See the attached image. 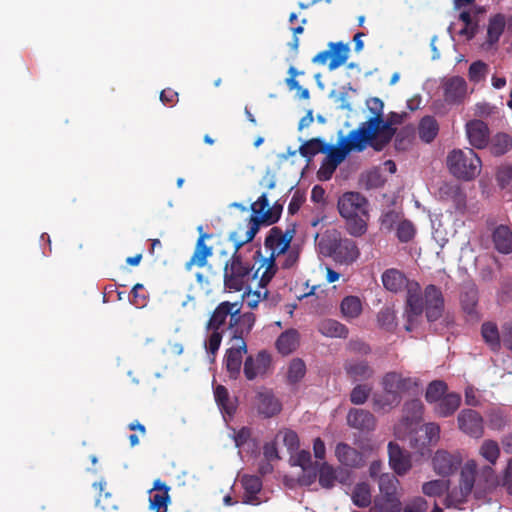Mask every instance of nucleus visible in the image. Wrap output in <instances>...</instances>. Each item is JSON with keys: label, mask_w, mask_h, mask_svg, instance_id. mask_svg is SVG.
Wrapping results in <instances>:
<instances>
[{"label": "nucleus", "mask_w": 512, "mask_h": 512, "mask_svg": "<svg viewBox=\"0 0 512 512\" xmlns=\"http://www.w3.org/2000/svg\"><path fill=\"white\" fill-rule=\"evenodd\" d=\"M344 370L354 382L369 380L375 374L373 367L364 359L347 360L344 364Z\"/></svg>", "instance_id": "nucleus-21"}, {"label": "nucleus", "mask_w": 512, "mask_h": 512, "mask_svg": "<svg viewBox=\"0 0 512 512\" xmlns=\"http://www.w3.org/2000/svg\"><path fill=\"white\" fill-rule=\"evenodd\" d=\"M448 387L447 384L442 380L432 381L426 390L425 399L428 403H436L442 397L446 395Z\"/></svg>", "instance_id": "nucleus-45"}, {"label": "nucleus", "mask_w": 512, "mask_h": 512, "mask_svg": "<svg viewBox=\"0 0 512 512\" xmlns=\"http://www.w3.org/2000/svg\"><path fill=\"white\" fill-rule=\"evenodd\" d=\"M299 342V332L296 329H288L279 335L276 347L282 355H289L298 348Z\"/></svg>", "instance_id": "nucleus-26"}, {"label": "nucleus", "mask_w": 512, "mask_h": 512, "mask_svg": "<svg viewBox=\"0 0 512 512\" xmlns=\"http://www.w3.org/2000/svg\"><path fill=\"white\" fill-rule=\"evenodd\" d=\"M244 227L239 226L237 230L229 236L230 241L234 243V252L231 258L226 262L224 267V285L229 291L239 292L245 288L251 278L253 267L249 263L244 262L239 250L249 241H246L247 234Z\"/></svg>", "instance_id": "nucleus-3"}, {"label": "nucleus", "mask_w": 512, "mask_h": 512, "mask_svg": "<svg viewBox=\"0 0 512 512\" xmlns=\"http://www.w3.org/2000/svg\"><path fill=\"white\" fill-rule=\"evenodd\" d=\"M460 302L463 310L473 315L476 312V306L478 303V290L475 285H467L464 287L460 295Z\"/></svg>", "instance_id": "nucleus-38"}, {"label": "nucleus", "mask_w": 512, "mask_h": 512, "mask_svg": "<svg viewBox=\"0 0 512 512\" xmlns=\"http://www.w3.org/2000/svg\"><path fill=\"white\" fill-rule=\"evenodd\" d=\"M367 105L373 116L355 130L370 142L374 150L381 151L391 141L395 129L391 127L390 122H385L383 119L384 103L380 98H370Z\"/></svg>", "instance_id": "nucleus-5"}, {"label": "nucleus", "mask_w": 512, "mask_h": 512, "mask_svg": "<svg viewBox=\"0 0 512 512\" xmlns=\"http://www.w3.org/2000/svg\"><path fill=\"white\" fill-rule=\"evenodd\" d=\"M396 319L395 311L389 307L382 308L377 314L379 326L388 332H393L396 329Z\"/></svg>", "instance_id": "nucleus-44"}, {"label": "nucleus", "mask_w": 512, "mask_h": 512, "mask_svg": "<svg viewBox=\"0 0 512 512\" xmlns=\"http://www.w3.org/2000/svg\"><path fill=\"white\" fill-rule=\"evenodd\" d=\"M506 25L505 16L503 14H496L489 19L487 27V40L486 43L491 47L495 45L504 32Z\"/></svg>", "instance_id": "nucleus-35"}, {"label": "nucleus", "mask_w": 512, "mask_h": 512, "mask_svg": "<svg viewBox=\"0 0 512 512\" xmlns=\"http://www.w3.org/2000/svg\"><path fill=\"white\" fill-rule=\"evenodd\" d=\"M317 329L323 336L330 338H346L349 332L344 324L334 319L320 321Z\"/></svg>", "instance_id": "nucleus-32"}, {"label": "nucleus", "mask_w": 512, "mask_h": 512, "mask_svg": "<svg viewBox=\"0 0 512 512\" xmlns=\"http://www.w3.org/2000/svg\"><path fill=\"white\" fill-rule=\"evenodd\" d=\"M439 194L442 199H450L457 203L464 200L463 192L461 188L456 184L444 183L439 188Z\"/></svg>", "instance_id": "nucleus-51"}, {"label": "nucleus", "mask_w": 512, "mask_h": 512, "mask_svg": "<svg viewBox=\"0 0 512 512\" xmlns=\"http://www.w3.org/2000/svg\"><path fill=\"white\" fill-rule=\"evenodd\" d=\"M381 385L383 391L373 395L372 406L377 412H389L401 403L403 393L418 387V380L392 371L383 376Z\"/></svg>", "instance_id": "nucleus-4"}, {"label": "nucleus", "mask_w": 512, "mask_h": 512, "mask_svg": "<svg viewBox=\"0 0 512 512\" xmlns=\"http://www.w3.org/2000/svg\"><path fill=\"white\" fill-rule=\"evenodd\" d=\"M337 167L338 165H332L331 162L324 158L321 167L318 171L319 179L329 180L332 177L335 170L337 169Z\"/></svg>", "instance_id": "nucleus-62"}, {"label": "nucleus", "mask_w": 512, "mask_h": 512, "mask_svg": "<svg viewBox=\"0 0 512 512\" xmlns=\"http://www.w3.org/2000/svg\"><path fill=\"white\" fill-rule=\"evenodd\" d=\"M443 96L447 104H461L467 96V83L463 77L453 76L443 83Z\"/></svg>", "instance_id": "nucleus-14"}, {"label": "nucleus", "mask_w": 512, "mask_h": 512, "mask_svg": "<svg viewBox=\"0 0 512 512\" xmlns=\"http://www.w3.org/2000/svg\"><path fill=\"white\" fill-rule=\"evenodd\" d=\"M343 316L347 319H355L362 312V303L357 296H346L340 305Z\"/></svg>", "instance_id": "nucleus-41"}, {"label": "nucleus", "mask_w": 512, "mask_h": 512, "mask_svg": "<svg viewBox=\"0 0 512 512\" xmlns=\"http://www.w3.org/2000/svg\"><path fill=\"white\" fill-rule=\"evenodd\" d=\"M371 393V387L365 384L356 385L350 393V401L355 405L364 404Z\"/></svg>", "instance_id": "nucleus-52"}, {"label": "nucleus", "mask_w": 512, "mask_h": 512, "mask_svg": "<svg viewBox=\"0 0 512 512\" xmlns=\"http://www.w3.org/2000/svg\"><path fill=\"white\" fill-rule=\"evenodd\" d=\"M283 210V205L275 202L271 207L266 193H263L257 201L251 204L252 215L248 219L244 231L247 234L246 241H252L262 224L272 225L276 223Z\"/></svg>", "instance_id": "nucleus-8"}, {"label": "nucleus", "mask_w": 512, "mask_h": 512, "mask_svg": "<svg viewBox=\"0 0 512 512\" xmlns=\"http://www.w3.org/2000/svg\"><path fill=\"white\" fill-rule=\"evenodd\" d=\"M347 423L351 428L371 431L376 426V418L368 410L352 408L347 414Z\"/></svg>", "instance_id": "nucleus-24"}, {"label": "nucleus", "mask_w": 512, "mask_h": 512, "mask_svg": "<svg viewBox=\"0 0 512 512\" xmlns=\"http://www.w3.org/2000/svg\"><path fill=\"white\" fill-rule=\"evenodd\" d=\"M402 508V503L398 497V495H379L375 501L374 506L372 507V512H400Z\"/></svg>", "instance_id": "nucleus-37"}, {"label": "nucleus", "mask_w": 512, "mask_h": 512, "mask_svg": "<svg viewBox=\"0 0 512 512\" xmlns=\"http://www.w3.org/2000/svg\"><path fill=\"white\" fill-rule=\"evenodd\" d=\"M506 425L505 416L500 411H491L488 415V426L492 430H502Z\"/></svg>", "instance_id": "nucleus-55"}, {"label": "nucleus", "mask_w": 512, "mask_h": 512, "mask_svg": "<svg viewBox=\"0 0 512 512\" xmlns=\"http://www.w3.org/2000/svg\"><path fill=\"white\" fill-rule=\"evenodd\" d=\"M466 134L469 143L477 149L485 148L489 143L490 131L482 120H471L466 124Z\"/></svg>", "instance_id": "nucleus-20"}, {"label": "nucleus", "mask_w": 512, "mask_h": 512, "mask_svg": "<svg viewBox=\"0 0 512 512\" xmlns=\"http://www.w3.org/2000/svg\"><path fill=\"white\" fill-rule=\"evenodd\" d=\"M257 409L264 417H272L281 411V404L270 392H260L257 395Z\"/></svg>", "instance_id": "nucleus-27"}, {"label": "nucleus", "mask_w": 512, "mask_h": 512, "mask_svg": "<svg viewBox=\"0 0 512 512\" xmlns=\"http://www.w3.org/2000/svg\"><path fill=\"white\" fill-rule=\"evenodd\" d=\"M398 221L399 213L394 210L384 213L381 217V225L387 230H391Z\"/></svg>", "instance_id": "nucleus-63"}, {"label": "nucleus", "mask_w": 512, "mask_h": 512, "mask_svg": "<svg viewBox=\"0 0 512 512\" xmlns=\"http://www.w3.org/2000/svg\"><path fill=\"white\" fill-rule=\"evenodd\" d=\"M335 256L344 263H352L359 257L356 243L350 239L341 240L334 249Z\"/></svg>", "instance_id": "nucleus-34"}, {"label": "nucleus", "mask_w": 512, "mask_h": 512, "mask_svg": "<svg viewBox=\"0 0 512 512\" xmlns=\"http://www.w3.org/2000/svg\"><path fill=\"white\" fill-rule=\"evenodd\" d=\"M256 321L252 312L241 313L239 302L223 301L217 305L207 322V329L227 330L235 343L245 341Z\"/></svg>", "instance_id": "nucleus-2"}, {"label": "nucleus", "mask_w": 512, "mask_h": 512, "mask_svg": "<svg viewBox=\"0 0 512 512\" xmlns=\"http://www.w3.org/2000/svg\"><path fill=\"white\" fill-rule=\"evenodd\" d=\"M382 283L385 289L393 293L406 289L404 307L406 331H413L421 323L423 313L430 323L442 317L445 300L441 289L437 286L429 284L422 290L418 282L407 279L404 273L394 268L387 269L382 274Z\"/></svg>", "instance_id": "nucleus-1"}, {"label": "nucleus", "mask_w": 512, "mask_h": 512, "mask_svg": "<svg viewBox=\"0 0 512 512\" xmlns=\"http://www.w3.org/2000/svg\"><path fill=\"white\" fill-rule=\"evenodd\" d=\"M335 456L342 465L347 467L359 468L364 465L362 453L343 442L337 444Z\"/></svg>", "instance_id": "nucleus-25"}, {"label": "nucleus", "mask_w": 512, "mask_h": 512, "mask_svg": "<svg viewBox=\"0 0 512 512\" xmlns=\"http://www.w3.org/2000/svg\"><path fill=\"white\" fill-rule=\"evenodd\" d=\"M368 206V200L359 192H346L339 197L337 208L350 235L358 237L366 232Z\"/></svg>", "instance_id": "nucleus-7"}, {"label": "nucleus", "mask_w": 512, "mask_h": 512, "mask_svg": "<svg viewBox=\"0 0 512 512\" xmlns=\"http://www.w3.org/2000/svg\"><path fill=\"white\" fill-rule=\"evenodd\" d=\"M399 481L396 476L391 474H383L379 478L380 495H397Z\"/></svg>", "instance_id": "nucleus-48"}, {"label": "nucleus", "mask_w": 512, "mask_h": 512, "mask_svg": "<svg viewBox=\"0 0 512 512\" xmlns=\"http://www.w3.org/2000/svg\"><path fill=\"white\" fill-rule=\"evenodd\" d=\"M474 486L477 487V463L469 460L461 470L459 489L451 491L447 500L457 504L464 503Z\"/></svg>", "instance_id": "nucleus-11"}, {"label": "nucleus", "mask_w": 512, "mask_h": 512, "mask_svg": "<svg viewBox=\"0 0 512 512\" xmlns=\"http://www.w3.org/2000/svg\"><path fill=\"white\" fill-rule=\"evenodd\" d=\"M388 454L389 464L396 474L401 476L410 470L412 466L410 455L402 450L398 444L389 442Z\"/></svg>", "instance_id": "nucleus-22"}, {"label": "nucleus", "mask_w": 512, "mask_h": 512, "mask_svg": "<svg viewBox=\"0 0 512 512\" xmlns=\"http://www.w3.org/2000/svg\"><path fill=\"white\" fill-rule=\"evenodd\" d=\"M487 70V65L482 61L473 62L468 70L469 79L478 82L484 78Z\"/></svg>", "instance_id": "nucleus-54"}, {"label": "nucleus", "mask_w": 512, "mask_h": 512, "mask_svg": "<svg viewBox=\"0 0 512 512\" xmlns=\"http://www.w3.org/2000/svg\"><path fill=\"white\" fill-rule=\"evenodd\" d=\"M353 504L360 508H366L371 504V489L366 482L357 483L351 495Z\"/></svg>", "instance_id": "nucleus-39"}, {"label": "nucleus", "mask_w": 512, "mask_h": 512, "mask_svg": "<svg viewBox=\"0 0 512 512\" xmlns=\"http://www.w3.org/2000/svg\"><path fill=\"white\" fill-rule=\"evenodd\" d=\"M170 487L160 479L153 483V488L149 490V509L155 512H167L168 505L171 502L169 495Z\"/></svg>", "instance_id": "nucleus-17"}, {"label": "nucleus", "mask_w": 512, "mask_h": 512, "mask_svg": "<svg viewBox=\"0 0 512 512\" xmlns=\"http://www.w3.org/2000/svg\"><path fill=\"white\" fill-rule=\"evenodd\" d=\"M244 489L242 503L248 505H259L261 503L258 494L261 492L263 483L259 476L244 474L240 479Z\"/></svg>", "instance_id": "nucleus-23"}, {"label": "nucleus", "mask_w": 512, "mask_h": 512, "mask_svg": "<svg viewBox=\"0 0 512 512\" xmlns=\"http://www.w3.org/2000/svg\"><path fill=\"white\" fill-rule=\"evenodd\" d=\"M481 335L487 345L497 351L500 348V335L498 327L493 322H484L481 327Z\"/></svg>", "instance_id": "nucleus-40"}, {"label": "nucleus", "mask_w": 512, "mask_h": 512, "mask_svg": "<svg viewBox=\"0 0 512 512\" xmlns=\"http://www.w3.org/2000/svg\"><path fill=\"white\" fill-rule=\"evenodd\" d=\"M283 443L290 452H294L299 448V437L293 430L286 429L282 432Z\"/></svg>", "instance_id": "nucleus-56"}, {"label": "nucleus", "mask_w": 512, "mask_h": 512, "mask_svg": "<svg viewBox=\"0 0 512 512\" xmlns=\"http://www.w3.org/2000/svg\"><path fill=\"white\" fill-rule=\"evenodd\" d=\"M259 286H261L259 284ZM268 290L266 289V285L262 288L260 287V290H256L252 295H248V298H247V305L251 308V309H254L257 307L258 303L263 300L265 301L268 297Z\"/></svg>", "instance_id": "nucleus-59"}, {"label": "nucleus", "mask_w": 512, "mask_h": 512, "mask_svg": "<svg viewBox=\"0 0 512 512\" xmlns=\"http://www.w3.org/2000/svg\"><path fill=\"white\" fill-rule=\"evenodd\" d=\"M211 330H212V333L208 339L207 350H208V352H210L211 354L214 355L220 347L223 331H222V329H211Z\"/></svg>", "instance_id": "nucleus-58"}, {"label": "nucleus", "mask_w": 512, "mask_h": 512, "mask_svg": "<svg viewBox=\"0 0 512 512\" xmlns=\"http://www.w3.org/2000/svg\"><path fill=\"white\" fill-rule=\"evenodd\" d=\"M370 142L357 130H351L346 137L341 136L336 145L326 144L325 159L332 165H340L352 151L362 152Z\"/></svg>", "instance_id": "nucleus-10"}, {"label": "nucleus", "mask_w": 512, "mask_h": 512, "mask_svg": "<svg viewBox=\"0 0 512 512\" xmlns=\"http://www.w3.org/2000/svg\"><path fill=\"white\" fill-rule=\"evenodd\" d=\"M447 166L452 175L465 181L476 178L481 171V159L471 148L455 149L447 157Z\"/></svg>", "instance_id": "nucleus-9"}, {"label": "nucleus", "mask_w": 512, "mask_h": 512, "mask_svg": "<svg viewBox=\"0 0 512 512\" xmlns=\"http://www.w3.org/2000/svg\"><path fill=\"white\" fill-rule=\"evenodd\" d=\"M479 454L491 465H494L500 456L498 443L490 439L485 440L480 446Z\"/></svg>", "instance_id": "nucleus-46"}, {"label": "nucleus", "mask_w": 512, "mask_h": 512, "mask_svg": "<svg viewBox=\"0 0 512 512\" xmlns=\"http://www.w3.org/2000/svg\"><path fill=\"white\" fill-rule=\"evenodd\" d=\"M424 431L426 434L427 442H437L440 438V426L434 422L426 423L424 425Z\"/></svg>", "instance_id": "nucleus-61"}, {"label": "nucleus", "mask_w": 512, "mask_h": 512, "mask_svg": "<svg viewBox=\"0 0 512 512\" xmlns=\"http://www.w3.org/2000/svg\"><path fill=\"white\" fill-rule=\"evenodd\" d=\"M293 465L300 466L303 470L307 469L311 464V454L307 450H301L292 457Z\"/></svg>", "instance_id": "nucleus-60"}, {"label": "nucleus", "mask_w": 512, "mask_h": 512, "mask_svg": "<svg viewBox=\"0 0 512 512\" xmlns=\"http://www.w3.org/2000/svg\"><path fill=\"white\" fill-rule=\"evenodd\" d=\"M424 406L420 399H412L403 406V422L407 427L418 424L422 420Z\"/></svg>", "instance_id": "nucleus-29"}, {"label": "nucleus", "mask_w": 512, "mask_h": 512, "mask_svg": "<svg viewBox=\"0 0 512 512\" xmlns=\"http://www.w3.org/2000/svg\"><path fill=\"white\" fill-rule=\"evenodd\" d=\"M448 489L449 481L440 479L426 482L422 486V492L429 497L442 496Z\"/></svg>", "instance_id": "nucleus-47"}, {"label": "nucleus", "mask_w": 512, "mask_h": 512, "mask_svg": "<svg viewBox=\"0 0 512 512\" xmlns=\"http://www.w3.org/2000/svg\"><path fill=\"white\" fill-rule=\"evenodd\" d=\"M144 286L141 283H137L133 286L131 290V303L135 305L137 308H142L147 303V296L144 294L139 293L140 290H143Z\"/></svg>", "instance_id": "nucleus-57"}, {"label": "nucleus", "mask_w": 512, "mask_h": 512, "mask_svg": "<svg viewBox=\"0 0 512 512\" xmlns=\"http://www.w3.org/2000/svg\"><path fill=\"white\" fill-rule=\"evenodd\" d=\"M459 429L472 438L479 439L484 434V420L481 414L473 409H463L457 417Z\"/></svg>", "instance_id": "nucleus-12"}, {"label": "nucleus", "mask_w": 512, "mask_h": 512, "mask_svg": "<svg viewBox=\"0 0 512 512\" xmlns=\"http://www.w3.org/2000/svg\"><path fill=\"white\" fill-rule=\"evenodd\" d=\"M247 353V344L245 341L235 343L227 349L224 363L226 371L231 379H237L241 372L243 355Z\"/></svg>", "instance_id": "nucleus-15"}, {"label": "nucleus", "mask_w": 512, "mask_h": 512, "mask_svg": "<svg viewBox=\"0 0 512 512\" xmlns=\"http://www.w3.org/2000/svg\"><path fill=\"white\" fill-rule=\"evenodd\" d=\"M439 132V125L433 116H425L420 120L418 134L422 141L432 142Z\"/></svg>", "instance_id": "nucleus-36"}, {"label": "nucleus", "mask_w": 512, "mask_h": 512, "mask_svg": "<svg viewBox=\"0 0 512 512\" xmlns=\"http://www.w3.org/2000/svg\"><path fill=\"white\" fill-rule=\"evenodd\" d=\"M461 396L457 393H447L435 403L434 411L439 417L451 416L460 406Z\"/></svg>", "instance_id": "nucleus-28"}, {"label": "nucleus", "mask_w": 512, "mask_h": 512, "mask_svg": "<svg viewBox=\"0 0 512 512\" xmlns=\"http://www.w3.org/2000/svg\"><path fill=\"white\" fill-rule=\"evenodd\" d=\"M306 373V365L300 358H295L290 362L287 372L288 381L292 384L299 382Z\"/></svg>", "instance_id": "nucleus-49"}, {"label": "nucleus", "mask_w": 512, "mask_h": 512, "mask_svg": "<svg viewBox=\"0 0 512 512\" xmlns=\"http://www.w3.org/2000/svg\"><path fill=\"white\" fill-rule=\"evenodd\" d=\"M348 478L349 473L347 470L341 467L334 468L327 462H323L318 470L319 484L325 489L333 488L337 481L344 484Z\"/></svg>", "instance_id": "nucleus-18"}, {"label": "nucleus", "mask_w": 512, "mask_h": 512, "mask_svg": "<svg viewBox=\"0 0 512 512\" xmlns=\"http://www.w3.org/2000/svg\"><path fill=\"white\" fill-rule=\"evenodd\" d=\"M325 150L326 143L320 138H312L299 147L300 154L307 159H311L318 153H325Z\"/></svg>", "instance_id": "nucleus-43"}, {"label": "nucleus", "mask_w": 512, "mask_h": 512, "mask_svg": "<svg viewBox=\"0 0 512 512\" xmlns=\"http://www.w3.org/2000/svg\"><path fill=\"white\" fill-rule=\"evenodd\" d=\"M494 484V470L492 466L485 465L477 468V488L481 491L490 488Z\"/></svg>", "instance_id": "nucleus-50"}, {"label": "nucleus", "mask_w": 512, "mask_h": 512, "mask_svg": "<svg viewBox=\"0 0 512 512\" xmlns=\"http://www.w3.org/2000/svg\"><path fill=\"white\" fill-rule=\"evenodd\" d=\"M329 51H331L330 62L328 64L329 70H335L343 65L348 57L350 48L349 45L343 42H330L328 44Z\"/></svg>", "instance_id": "nucleus-31"}, {"label": "nucleus", "mask_w": 512, "mask_h": 512, "mask_svg": "<svg viewBox=\"0 0 512 512\" xmlns=\"http://www.w3.org/2000/svg\"><path fill=\"white\" fill-rule=\"evenodd\" d=\"M492 239L496 250L502 254H508L512 251V232L509 227L499 225L492 234Z\"/></svg>", "instance_id": "nucleus-30"}, {"label": "nucleus", "mask_w": 512, "mask_h": 512, "mask_svg": "<svg viewBox=\"0 0 512 512\" xmlns=\"http://www.w3.org/2000/svg\"><path fill=\"white\" fill-rule=\"evenodd\" d=\"M427 509V502L425 499L419 497L415 499L410 505H407L403 512H425Z\"/></svg>", "instance_id": "nucleus-64"}, {"label": "nucleus", "mask_w": 512, "mask_h": 512, "mask_svg": "<svg viewBox=\"0 0 512 512\" xmlns=\"http://www.w3.org/2000/svg\"><path fill=\"white\" fill-rule=\"evenodd\" d=\"M271 355L265 351H259L256 356L249 355L243 364L245 378L249 381L266 375L271 367Z\"/></svg>", "instance_id": "nucleus-13"}, {"label": "nucleus", "mask_w": 512, "mask_h": 512, "mask_svg": "<svg viewBox=\"0 0 512 512\" xmlns=\"http://www.w3.org/2000/svg\"><path fill=\"white\" fill-rule=\"evenodd\" d=\"M432 463L435 472L438 475L445 477L458 470L461 464V458L456 454H451L444 450H438L432 459Z\"/></svg>", "instance_id": "nucleus-19"}, {"label": "nucleus", "mask_w": 512, "mask_h": 512, "mask_svg": "<svg viewBox=\"0 0 512 512\" xmlns=\"http://www.w3.org/2000/svg\"><path fill=\"white\" fill-rule=\"evenodd\" d=\"M214 397L217 405L223 413L229 416L235 414L237 409L236 399H232L230 397L228 389L225 386L217 385L214 388Z\"/></svg>", "instance_id": "nucleus-33"}, {"label": "nucleus", "mask_w": 512, "mask_h": 512, "mask_svg": "<svg viewBox=\"0 0 512 512\" xmlns=\"http://www.w3.org/2000/svg\"><path fill=\"white\" fill-rule=\"evenodd\" d=\"M414 234L415 228L410 221L403 220L399 222L396 229V235L400 242H409L414 237Z\"/></svg>", "instance_id": "nucleus-53"}, {"label": "nucleus", "mask_w": 512, "mask_h": 512, "mask_svg": "<svg viewBox=\"0 0 512 512\" xmlns=\"http://www.w3.org/2000/svg\"><path fill=\"white\" fill-rule=\"evenodd\" d=\"M512 148V137L506 133L496 134L490 145L491 153L495 156H501Z\"/></svg>", "instance_id": "nucleus-42"}, {"label": "nucleus", "mask_w": 512, "mask_h": 512, "mask_svg": "<svg viewBox=\"0 0 512 512\" xmlns=\"http://www.w3.org/2000/svg\"><path fill=\"white\" fill-rule=\"evenodd\" d=\"M294 230H283L277 226L272 227L265 239V247L270 250L268 258L261 257L260 265L254 273V277L260 274V285L263 288L274 277L277 266L275 259L288 250L293 238Z\"/></svg>", "instance_id": "nucleus-6"}, {"label": "nucleus", "mask_w": 512, "mask_h": 512, "mask_svg": "<svg viewBox=\"0 0 512 512\" xmlns=\"http://www.w3.org/2000/svg\"><path fill=\"white\" fill-rule=\"evenodd\" d=\"M200 231V235L197 239L194 252L190 258V260L185 264L186 270L190 271L193 266L202 268L207 264V259L213 254V247L208 246L205 243L206 239H210L212 237L211 234L202 233V227L198 228Z\"/></svg>", "instance_id": "nucleus-16"}]
</instances>
